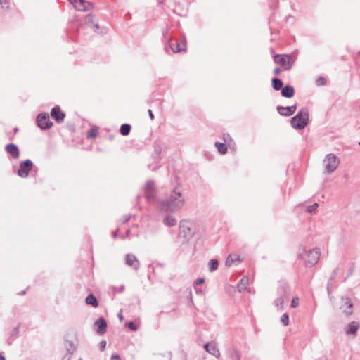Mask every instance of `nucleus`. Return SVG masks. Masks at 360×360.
Listing matches in <instances>:
<instances>
[{"label": "nucleus", "mask_w": 360, "mask_h": 360, "mask_svg": "<svg viewBox=\"0 0 360 360\" xmlns=\"http://www.w3.org/2000/svg\"><path fill=\"white\" fill-rule=\"evenodd\" d=\"M184 203L185 199L177 188L172 191L168 198L160 201V208L165 212H176L184 207Z\"/></svg>", "instance_id": "1"}, {"label": "nucleus", "mask_w": 360, "mask_h": 360, "mask_svg": "<svg viewBox=\"0 0 360 360\" xmlns=\"http://www.w3.org/2000/svg\"><path fill=\"white\" fill-rule=\"evenodd\" d=\"M309 111L306 108H303L294 116L290 123L292 127L295 129H303L308 124L309 122Z\"/></svg>", "instance_id": "2"}, {"label": "nucleus", "mask_w": 360, "mask_h": 360, "mask_svg": "<svg viewBox=\"0 0 360 360\" xmlns=\"http://www.w3.org/2000/svg\"><path fill=\"white\" fill-rule=\"evenodd\" d=\"M180 235L186 240H190L195 233V226L190 220H181L179 223Z\"/></svg>", "instance_id": "3"}, {"label": "nucleus", "mask_w": 360, "mask_h": 360, "mask_svg": "<svg viewBox=\"0 0 360 360\" xmlns=\"http://www.w3.org/2000/svg\"><path fill=\"white\" fill-rule=\"evenodd\" d=\"M340 159L333 153L328 154L323 160V167L326 174L333 173L339 166Z\"/></svg>", "instance_id": "4"}, {"label": "nucleus", "mask_w": 360, "mask_h": 360, "mask_svg": "<svg viewBox=\"0 0 360 360\" xmlns=\"http://www.w3.org/2000/svg\"><path fill=\"white\" fill-rule=\"evenodd\" d=\"M320 250L318 248H313L302 256V259L306 264L313 266L316 264L319 259Z\"/></svg>", "instance_id": "5"}, {"label": "nucleus", "mask_w": 360, "mask_h": 360, "mask_svg": "<svg viewBox=\"0 0 360 360\" xmlns=\"http://www.w3.org/2000/svg\"><path fill=\"white\" fill-rule=\"evenodd\" d=\"M278 292L280 296L275 300L274 304L278 309H283L284 297H286L290 292L288 285L285 283L281 284L278 288Z\"/></svg>", "instance_id": "6"}, {"label": "nucleus", "mask_w": 360, "mask_h": 360, "mask_svg": "<svg viewBox=\"0 0 360 360\" xmlns=\"http://www.w3.org/2000/svg\"><path fill=\"white\" fill-rule=\"evenodd\" d=\"M37 123L38 127L43 130L49 129L53 126V122L46 113H40L37 117Z\"/></svg>", "instance_id": "7"}, {"label": "nucleus", "mask_w": 360, "mask_h": 360, "mask_svg": "<svg viewBox=\"0 0 360 360\" xmlns=\"http://www.w3.org/2000/svg\"><path fill=\"white\" fill-rule=\"evenodd\" d=\"M342 304L340 307L342 313L346 316H349L352 314L353 312V304L349 297H342Z\"/></svg>", "instance_id": "8"}, {"label": "nucleus", "mask_w": 360, "mask_h": 360, "mask_svg": "<svg viewBox=\"0 0 360 360\" xmlns=\"http://www.w3.org/2000/svg\"><path fill=\"white\" fill-rule=\"evenodd\" d=\"M32 167L33 163L30 160L22 161L20 165L18 174L22 178L27 177L29 175V172L32 169Z\"/></svg>", "instance_id": "9"}, {"label": "nucleus", "mask_w": 360, "mask_h": 360, "mask_svg": "<svg viewBox=\"0 0 360 360\" xmlns=\"http://www.w3.org/2000/svg\"><path fill=\"white\" fill-rule=\"evenodd\" d=\"M274 62L285 67V70L291 69L292 63L290 62V58L288 56L276 55L274 57Z\"/></svg>", "instance_id": "10"}, {"label": "nucleus", "mask_w": 360, "mask_h": 360, "mask_svg": "<svg viewBox=\"0 0 360 360\" xmlns=\"http://www.w3.org/2000/svg\"><path fill=\"white\" fill-rule=\"evenodd\" d=\"M73 6L79 11H86L93 8V4L85 0H77Z\"/></svg>", "instance_id": "11"}, {"label": "nucleus", "mask_w": 360, "mask_h": 360, "mask_svg": "<svg viewBox=\"0 0 360 360\" xmlns=\"http://www.w3.org/2000/svg\"><path fill=\"white\" fill-rule=\"evenodd\" d=\"M125 263L127 266L137 270L139 268L140 263L135 255L132 254H127L126 255Z\"/></svg>", "instance_id": "12"}, {"label": "nucleus", "mask_w": 360, "mask_h": 360, "mask_svg": "<svg viewBox=\"0 0 360 360\" xmlns=\"http://www.w3.org/2000/svg\"><path fill=\"white\" fill-rule=\"evenodd\" d=\"M96 330L98 334H104L107 330V323L104 318H99L94 323Z\"/></svg>", "instance_id": "13"}, {"label": "nucleus", "mask_w": 360, "mask_h": 360, "mask_svg": "<svg viewBox=\"0 0 360 360\" xmlns=\"http://www.w3.org/2000/svg\"><path fill=\"white\" fill-rule=\"evenodd\" d=\"M297 109L296 105L288 107L278 106L277 111L282 116H290L295 112Z\"/></svg>", "instance_id": "14"}, {"label": "nucleus", "mask_w": 360, "mask_h": 360, "mask_svg": "<svg viewBox=\"0 0 360 360\" xmlns=\"http://www.w3.org/2000/svg\"><path fill=\"white\" fill-rule=\"evenodd\" d=\"M51 115L58 123L63 122L65 118V113L60 111L59 106H55L51 109Z\"/></svg>", "instance_id": "15"}, {"label": "nucleus", "mask_w": 360, "mask_h": 360, "mask_svg": "<svg viewBox=\"0 0 360 360\" xmlns=\"http://www.w3.org/2000/svg\"><path fill=\"white\" fill-rule=\"evenodd\" d=\"M205 349L209 352L210 354L214 356L217 358H219L220 356V352L219 349L217 347L216 343L214 342H210V343H206L204 345Z\"/></svg>", "instance_id": "16"}, {"label": "nucleus", "mask_w": 360, "mask_h": 360, "mask_svg": "<svg viewBox=\"0 0 360 360\" xmlns=\"http://www.w3.org/2000/svg\"><path fill=\"white\" fill-rule=\"evenodd\" d=\"M6 151L11 155L13 158H18L20 155L18 146L13 143L7 144L5 147Z\"/></svg>", "instance_id": "17"}, {"label": "nucleus", "mask_w": 360, "mask_h": 360, "mask_svg": "<svg viewBox=\"0 0 360 360\" xmlns=\"http://www.w3.org/2000/svg\"><path fill=\"white\" fill-rule=\"evenodd\" d=\"M359 328V323L356 321L350 322L345 328L347 335H355Z\"/></svg>", "instance_id": "18"}, {"label": "nucleus", "mask_w": 360, "mask_h": 360, "mask_svg": "<svg viewBox=\"0 0 360 360\" xmlns=\"http://www.w3.org/2000/svg\"><path fill=\"white\" fill-rule=\"evenodd\" d=\"M294 88L292 86L287 85L281 89V94L285 98H292L294 96Z\"/></svg>", "instance_id": "19"}, {"label": "nucleus", "mask_w": 360, "mask_h": 360, "mask_svg": "<svg viewBox=\"0 0 360 360\" xmlns=\"http://www.w3.org/2000/svg\"><path fill=\"white\" fill-rule=\"evenodd\" d=\"M169 49H171L174 53L184 51L186 49V42L182 41L181 43H178L175 46L174 44H170Z\"/></svg>", "instance_id": "20"}, {"label": "nucleus", "mask_w": 360, "mask_h": 360, "mask_svg": "<svg viewBox=\"0 0 360 360\" xmlns=\"http://www.w3.org/2000/svg\"><path fill=\"white\" fill-rule=\"evenodd\" d=\"M240 261V257L238 255L232 254L229 255L226 259V266H231L236 262Z\"/></svg>", "instance_id": "21"}, {"label": "nucleus", "mask_w": 360, "mask_h": 360, "mask_svg": "<svg viewBox=\"0 0 360 360\" xmlns=\"http://www.w3.org/2000/svg\"><path fill=\"white\" fill-rule=\"evenodd\" d=\"M163 223L168 227H172L176 225L177 221L174 217L168 215L163 219Z\"/></svg>", "instance_id": "22"}, {"label": "nucleus", "mask_w": 360, "mask_h": 360, "mask_svg": "<svg viewBox=\"0 0 360 360\" xmlns=\"http://www.w3.org/2000/svg\"><path fill=\"white\" fill-rule=\"evenodd\" d=\"M86 303L89 305H91L94 307H97L98 305V300L93 294H90L86 297Z\"/></svg>", "instance_id": "23"}, {"label": "nucleus", "mask_w": 360, "mask_h": 360, "mask_svg": "<svg viewBox=\"0 0 360 360\" xmlns=\"http://www.w3.org/2000/svg\"><path fill=\"white\" fill-rule=\"evenodd\" d=\"M248 285V278L243 277L240 283L238 284V289L240 292H243L246 290Z\"/></svg>", "instance_id": "24"}, {"label": "nucleus", "mask_w": 360, "mask_h": 360, "mask_svg": "<svg viewBox=\"0 0 360 360\" xmlns=\"http://www.w3.org/2000/svg\"><path fill=\"white\" fill-rule=\"evenodd\" d=\"M229 356L231 360H240L241 354L238 349L233 348L230 352Z\"/></svg>", "instance_id": "25"}, {"label": "nucleus", "mask_w": 360, "mask_h": 360, "mask_svg": "<svg viewBox=\"0 0 360 360\" xmlns=\"http://www.w3.org/2000/svg\"><path fill=\"white\" fill-rule=\"evenodd\" d=\"M131 128V125L129 124H122L120 130L121 134H122L123 136L128 135L130 132Z\"/></svg>", "instance_id": "26"}, {"label": "nucleus", "mask_w": 360, "mask_h": 360, "mask_svg": "<svg viewBox=\"0 0 360 360\" xmlns=\"http://www.w3.org/2000/svg\"><path fill=\"white\" fill-rule=\"evenodd\" d=\"M283 82L280 79L278 78H274L272 79V86L273 88L278 91L282 88Z\"/></svg>", "instance_id": "27"}, {"label": "nucleus", "mask_w": 360, "mask_h": 360, "mask_svg": "<svg viewBox=\"0 0 360 360\" xmlns=\"http://www.w3.org/2000/svg\"><path fill=\"white\" fill-rule=\"evenodd\" d=\"M219 262L217 259H211L209 262V270L212 272L218 269Z\"/></svg>", "instance_id": "28"}, {"label": "nucleus", "mask_w": 360, "mask_h": 360, "mask_svg": "<svg viewBox=\"0 0 360 360\" xmlns=\"http://www.w3.org/2000/svg\"><path fill=\"white\" fill-rule=\"evenodd\" d=\"M215 146L218 148V150L221 154H225L227 151V148L225 143L216 142Z\"/></svg>", "instance_id": "29"}, {"label": "nucleus", "mask_w": 360, "mask_h": 360, "mask_svg": "<svg viewBox=\"0 0 360 360\" xmlns=\"http://www.w3.org/2000/svg\"><path fill=\"white\" fill-rule=\"evenodd\" d=\"M98 134V130L96 127H92L88 132H87V138L91 139L96 137Z\"/></svg>", "instance_id": "30"}, {"label": "nucleus", "mask_w": 360, "mask_h": 360, "mask_svg": "<svg viewBox=\"0 0 360 360\" xmlns=\"http://www.w3.org/2000/svg\"><path fill=\"white\" fill-rule=\"evenodd\" d=\"M145 196L148 201L155 199V191H145Z\"/></svg>", "instance_id": "31"}, {"label": "nucleus", "mask_w": 360, "mask_h": 360, "mask_svg": "<svg viewBox=\"0 0 360 360\" xmlns=\"http://www.w3.org/2000/svg\"><path fill=\"white\" fill-rule=\"evenodd\" d=\"M145 191H155V183L152 180H148L146 183Z\"/></svg>", "instance_id": "32"}, {"label": "nucleus", "mask_w": 360, "mask_h": 360, "mask_svg": "<svg viewBox=\"0 0 360 360\" xmlns=\"http://www.w3.org/2000/svg\"><path fill=\"white\" fill-rule=\"evenodd\" d=\"M281 322L284 326L289 325V316L287 313H285L282 315L281 318Z\"/></svg>", "instance_id": "33"}, {"label": "nucleus", "mask_w": 360, "mask_h": 360, "mask_svg": "<svg viewBox=\"0 0 360 360\" xmlns=\"http://www.w3.org/2000/svg\"><path fill=\"white\" fill-rule=\"evenodd\" d=\"M66 347H67V349H68V354L71 355L74 351L75 350V347L73 345L72 342H68V345H66Z\"/></svg>", "instance_id": "34"}, {"label": "nucleus", "mask_w": 360, "mask_h": 360, "mask_svg": "<svg viewBox=\"0 0 360 360\" xmlns=\"http://www.w3.org/2000/svg\"><path fill=\"white\" fill-rule=\"evenodd\" d=\"M316 84L318 85V86H323V85H325L326 84V79L323 77H319L316 81Z\"/></svg>", "instance_id": "35"}, {"label": "nucleus", "mask_w": 360, "mask_h": 360, "mask_svg": "<svg viewBox=\"0 0 360 360\" xmlns=\"http://www.w3.org/2000/svg\"><path fill=\"white\" fill-rule=\"evenodd\" d=\"M299 305V299L297 297L292 298L291 302V307L292 308H296Z\"/></svg>", "instance_id": "36"}, {"label": "nucleus", "mask_w": 360, "mask_h": 360, "mask_svg": "<svg viewBox=\"0 0 360 360\" xmlns=\"http://www.w3.org/2000/svg\"><path fill=\"white\" fill-rule=\"evenodd\" d=\"M319 206L318 203H314L312 205H310L307 207V210L308 212H314Z\"/></svg>", "instance_id": "37"}, {"label": "nucleus", "mask_w": 360, "mask_h": 360, "mask_svg": "<svg viewBox=\"0 0 360 360\" xmlns=\"http://www.w3.org/2000/svg\"><path fill=\"white\" fill-rule=\"evenodd\" d=\"M338 274V268H336L333 270L332 275L330 277L329 282H330L332 280H333Z\"/></svg>", "instance_id": "38"}, {"label": "nucleus", "mask_w": 360, "mask_h": 360, "mask_svg": "<svg viewBox=\"0 0 360 360\" xmlns=\"http://www.w3.org/2000/svg\"><path fill=\"white\" fill-rule=\"evenodd\" d=\"M128 327L129 329H131L133 331H136L138 329V327L132 321H131L128 323Z\"/></svg>", "instance_id": "39"}, {"label": "nucleus", "mask_w": 360, "mask_h": 360, "mask_svg": "<svg viewBox=\"0 0 360 360\" xmlns=\"http://www.w3.org/2000/svg\"><path fill=\"white\" fill-rule=\"evenodd\" d=\"M204 283H205V278H199L196 279L195 281V284L197 285H201Z\"/></svg>", "instance_id": "40"}, {"label": "nucleus", "mask_w": 360, "mask_h": 360, "mask_svg": "<svg viewBox=\"0 0 360 360\" xmlns=\"http://www.w3.org/2000/svg\"><path fill=\"white\" fill-rule=\"evenodd\" d=\"M106 347V342L103 340L100 342V349L101 351H103Z\"/></svg>", "instance_id": "41"}, {"label": "nucleus", "mask_w": 360, "mask_h": 360, "mask_svg": "<svg viewBox=\"0 0 360 360\" xmlns=\"http://www.w3.org/2000/svg\"><path fill=\"white\" fill-rule=\"evenodd\" d=\"M131 219L130 214H126L123 217V223H126Z\"/></svg>", "instance_id": "42"}, {"label": "nucleus", "mask_w": 360, "mask_h": 360, "mask_svg": "<svg viewBox=\"0 0 360 360\" xmlns=\"http://www.w3.org/2000/svg\"><path fill=\"white\" fill-rule=\"evenodd\" d=\"M111 360H121V358L118 354H112L111 356Z\"/></svg>", "instance_id": "43"}, {"label": "nucleus", "mask_w": 360, "mask_h": 360, "mask_svg": "<svg viewBox=\"0 0 360 360\" xmlns=\"http://www.w3.org/2000/svg\"><path fill=\"white\" fill-rule=\"evenodd\" d=\"M94 16L92 15H89L87 16V18H86V20L88 22H94Z\"/></svg>", "instance_id": "44"}, {"label": "nucleus", "mask_w": 360, "mask_h": 360, "mask_svg": "<svg viewBox=\"0 0 360 360\" xmlns=\"http://www.w3.org/2000/svg\"><path fill=\"white\" fill-rule=\"evenodd\" d=\"M148 115H149V117H150V120H153L154 119V115H153L152 110H148Z\"/></svg>", "instance_id": "45"}, {"label": "nucleus", "mask_w": 360, "mask_h": 360, "mask_svg": "<svg viewBox=\"0 0 360 360\" xmlns=\"http://www.w3.org/2000/svg\"><path fill=\"white\" fill-rule=\"evenodd\" d=\"M117 316L120 321H122L124 320V316L121 311L118 313Z\"/></svg>", "instance_id": "46"}, {"label": "nucleus", "mask_w": 360, "mask_h": 360, "mask_svg": "<svg viewBox=\"0 0 360 360\" xmlns=\"http://www.w3.org/2000/svg\"><path fill=\"white\" fill-rule=\"evenodd\" d=\"M231 137L229 136V134H224V140L225 142L227 141L228 139H230Z\"/></svg>", "instance_id": "47"}, {"label": "nucleus", "mask_w": 360, "mask_h": 360, "mask_svg": "<svg viewBox=\"0 0 360 360\" xmlns=\"http://www.w3.org/2000/svg\"><path fill=\"white\" fill-rule=\"evenodd\" d=\"M71 356L70 354H67L64 356L62 360H70Z\"/></svg>", "instance_id": "48"}, {"label": "nucleus", "mask_w": 360, "mask_h": 360, "mask_svg": "<svg viewBox=\"0 0 360 360\" xmlns=\"http://www.w3.org/2000/svg\"><path fill=\"white\" fill-rule=\"evenodd\" d=\"M280 72H281V70H280V69L278 68H275L274 70V72L275 75H279Z\"/></svg>", "instance_id": "49"}, {"label": "nucleus", "mask_w": 360, "mask_h": 360, "mask_svg": "<svg viewBox=\"0 0 360 360\" xmlns=\"http://www.w3.org/2000/svg\"><path fill=\"white\" fill-rule=\"evenodd\" d=\"M18 333V328H15L12 331V335L17 334Z\"/></svg>", "instance_id": "50"}, {"label": "nucleus", "mask_w": 360, "mask_h": 360, "mask_svg": "<svg viewBox=\"0 0 360 360\" xmlns=\"http://www.w3.org/2000/svg\"><path fill=\"white\" fill-rule=\"evenodd\" d=\"M354 271V267H351L349 269V275H352L353 274Z\"/></svg>", "instance_id": "51"}, {"label": "nucleus", "mask_w": 360, "mask_h": 360, "mask_svg": "<svg viewBox=\"0 0 360 360\" xmlns=\"http://www.w3.org/2000/svg\"><path fill=\"white\" fill-rule=\"evenodd\" d=\"M0 360H6L5 357L0 353Z\"/></svg>", "instance_id": "52"}, {"label": "nucleus", "mask_w": 360, "mask_h": 360, "mask_svg": "<svg viewBox=\"0 0 360 360\" xmlns=\"http://www.w3.org/2000/svg\"><path fill=\"white\" fill-rule=\"evenodd\" d=\"M94 27L96 28V29H98L99 28V25L98 23H95L94 24Z\"/></svg>", "instance_id": "53"}, {"label": "nucleus", "mask_w": 360, "mask_h": 360, "mask_svg": "<svg viewBox=\"0 0 360 360\" xmlns=\"http://www.w3.org/2000/svg\"><path fill=\"white\" fill-rule=\"evenodd\" d=\"M73 5L76 3L77 0H68Z\"/></svg>", "instance_id": "54"}, {"label": "nucleus", "mask_w": 360, "mask_h": 360, "mask_svg": "<svg viewBox=\"0 0 360 360\" xmlns=\"http://www.w3.org/2000/svg\"><path fill=\"white\" fill-rule=\"evenodd\" d=\"M112 236H113L114 238H115L117 237V232L116 231L112 233Z\"/></svg>", "instance_id": "55"}, {"label": "nucleus", "mask_w": 360, "mask_h": 360, "mask_svg": "<svg viewBox=\"0 0 360 360\" xmlns=\"http://www.w3.org/2000/svg\"><path fill=\"white\" fill-rule=\"evenodd\" d=\"M24 294H25V290L22 291V292H20V295H24Z\"/></svg>", "instance_id": "56"}, {"label": "nucleus", "mask_w": 360, "mask_h": 360, "mask_svg": "<svg viewBox=\"0 0 360 360\" xmlns=\"http://www.w3.org/2000/svg\"><path fill=\"white\" fill-rule=\"evenodd\" d=\"M327 289H328V291L329 292V283H328Z\"/></svg>", "instance_id": "57"}, {"label": "nucleus", "mask_w": 360, "mask_h": 360, "mask_svg": "<svg viewBox=\"0 0 360 360\" xmlns=\"http://www.w3.org/2000/svg\"><path fill=\"white\" fill-rule=\"evenodd\" d=\"M165 51H166L167 53H169L168 48H167V47H166V48H165Z\"/></svg>", "instance_id": "58"}, {"label": "nucleus", "mask_w": 360, "mask_h": 360, "mask_svg": "<svg viewBox=\"0 0 360 360\" xmlns=\"http://www.w3.org/2000/svg\"><path fill=\"white\" fill-rule=\"evenodd\" d=\"M18 128H15V132L16 133L18 131Z\"/></svg>", "instance_id": "59"}, {"label": "nucleus", "mask_w": 360, "mask_h": 360, "mask_svg": "<svg viewBox=\"0 0 360 360\" xmlns=\"http://www.w3.org/2000/svg\"><path fill=\"white\" fill-rule=\"evenodd\" d=\"M359 54H360V51H359Z\"/></svg>", "instance_id": "60"}]
</instances>
